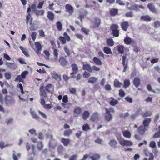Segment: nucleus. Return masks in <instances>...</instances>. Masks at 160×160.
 I'll return each mask as SVG.
<instances>
[{
  "mask_svg": "<svg viewBox=\"0 0 160 160\" xmlns=\"http://www.w3.org/2000/svg\"><path fill=\"white\" fill-rule=\"evenodd\" d=\"M127 8L130 10L139 11L140 9H144V8L142 5H138L136 4H131L129 2L126 3Z\"/></svg>",
  "mask_w": 160,
  "mask_h": 160,
  "instance_id": "1",
  "label": "nucleus"
},
{
  "mask_svg": "<svg viewBox=\"0 0 160 160\" xmlns=\"http://www.w3.org/2000/svg\"><path fill=\"white\" fill-rule=\"evenodd\" d=\"M151 121V119L149 118L145 119L143 122V124L144 127L148 126ZM146 129L145 127L143 126H141L138 128L139 132L141 134H143Z\"/></svg>",
  "mask_w": 160,
  "mask_h": 160,
  "instance_id": "2",
  "label": "nucleus"
},
{
  "mask_svg": "<svg viewBox=\"0 0 160 160\" xmlns=\"http://www.w3.org/2000/svg\"><path fill=\"white\" fill-rule=\"evenodd\" d=\"M117 139L119 144L122 146H131L133 145V142L130 141L124 140L118 138H117Z\"/></svg>",
  "mask_w": 160,
  "mask_h": 160,
  "instance_id": "3",
  "label": "nucleus"
},
{
  "mask_svg": "<svg viewBox=\"0 0 160 160\" xmlns=\"http://www.w3.org/2000/svg\"><path fill=\"white\" fill-rule=\"evenodd\" d=\"M26 147L29 153L34 156L35 155V146L34 145H32L31 147L28 143H27L26 144Z\"/></svg>",
  "mask_w": 160,
  "mask_h": 160,
  "instance_id": "4",
  "label": "nucleus"
},
{
  "mask_svg": "<svg viewBox=\"0 0 160 160\" xmlns=\"http://www.w3.org/2000/svg\"><path fill=\"white\" fill-rule=\"evenodd\" d=\"M72 72L71 74L72 75L71 77L74 78L73 75L76 74L78 71V67L77 65L76 64H72L71 65Z\"/></svg>",
  "mask_w": 160,
  "mask_h": 160,
  "instance_id": "5",
  "label": "nucleus"
},
{
  "mask_svg": "<svg viewBox=\"0 0 160 160\" xmlns=\"http://www.w3.org/2000/svg\"><path fill=\"white\" fill-rule=\"evenodd\" d=\"M65 8L70 15H72L73 12V7L69 4H67L65 6Z\"/></svg>",
  "mask_w": 160,
  "mask_h": 160,
  "instance_id": "6",
  "label": "nucleus"
},
{
  "mask_svg": "<svg viewBox=\"0 0 160 160\" xmlns=\"http://www.w3.org/2000/svg\"><path fill=\"white\" fill-rule=\"evenodd\" d=\"M35 45L37 48V50L36 51V53L39 54L40 53V51L42 49V47L41 44L38 42H36L35 43Z\"/></svg>",
  "mask_w": 160,
  "mask_h": 160,
  "instance_id": "7",
  "label": "nucleus"
},
{
  "mask_svg": "<svg viewBox=\"0 0 160 160\" xmlns=\"http://www.w3.org/2000/svg\"><path fill=\"white\" fill-rule=\"evenodd\" d=\"M106 112L105 115V118L106 120L110 121L112 119V117L110 112L107 110V108L106 109Z\"/></svg>",
  "mask_w": 160,
  "mask_h": 160,
  "instance_id": "8",
  "label": "nucleus"
},
{
  "mask_svg": "<svg viewBox=\"0 0 160 160\" xmlns=\"http://www.w3.org/2000/svg\"><path fill=\"white\" fill-rule=\"evenodd\" d=\"M59 61L61 65L63 66H66L68 64V62L63 57H61Z\"/></svg>",
  "mask_w": 160,
  "mask_h": 160,
  "instance_id": "9",
  "label": "nucleus"
},
{
  "mask_svg": "<svg viewBox=\"0 0 160 160\" xmlns=\"http://www.w3.org/2000/svg\"><path fill=\"white\" fill-rule=\"evenodd\" d=\"M124 43L127 45H129L134 42L133 40L128 37H126L124 40Z\"/></svg>",
  "mask_w": 160,
  "mask_h": 160,
  "instance_id": "10",
  "label": "nucleus"
},
{
  "mask_svg": "<svg viewBox=\"0 0 160 160\" xmlns=\"http://www.w3.org/2000/svg\"><path fill=\"white\" fill-rule=\"evenodd\" d=\"M20 155V153H17L14 150L13 151L12 157L14 160H18Z\"/></svg>",
  "mask_w": 160,
  "mask_h": 160,
  "instance_id": "11",
  "label": "nucleus"
},
{
  "mask_svg": "<svg viewBox=\"0 0 160 160\" xmlns=\"http://www.w3.org/2000/svg\"><path fill=\"white\" fill-rule=\"evenodd\" d=\"M129 26L128 22L127 21L124 22L122 23L121 24L122 29L125 31H126Z\"/></svg>",
  "mask_w": 160,
  "mask_h": 160,
  "instance_id": "12",
  "label": "nucleus"
},
{
  "mask_svg": "<svg viewBox=\"0 0 160 160\" xmlns=\"http://www.w3.org/2000/svg\"><path fill=\"white\" fill-rule=\"evenodd\" d=\"M92 67L88 64H83V69L86 70L89 72H91Z\"/></svg>",
  "mask_w": 160,
  "mask_h": 160,
  "instance_id": "13",
  "label": "nucleus"
},
{
  "mask_svg": "<svg viewBox=\"0 0 160 160\" xmlns=\"http://www.w3.org/2000/svg\"><path fill=\"white\" fill-rule=\"evenodd\" d=\"M140 80L138 78H135L133 81V83L135 87L137 88L140 84Z\"/></svg>",
  "mask_w": 160,
  "mask_h": 160,
  "instance_id": "14",
  "label": "nucleus"
},
{
  "mask_svg": "<svg viewBox=\"0 0 160 160\" xmlns=\"http://www.w3.org/2000/svg\"><path fill=\"white\" fill-rule=\"evenodd\" d=\"M111 101H110L109 104L112 106H114L118 103V101L113 98L111 97L110 98Z\"/></svg>",
  "mask_w": 160,
  "mask_h": 160,
  "instance_id": "15",
  "label": "nucleus"
},
{
  "mask_svg": "<svg viewBox=\"0 0 160 160\" xmlns=\"http://www.w3.org/2000/svg\"><path fill=\"white\" fill-rule=\"evenodd\" d=\"M93 60L94 63L97 65H101L102 64V62L101 60L96 57H94Z\"/></svg>",
  "mask_w": 160,
  "mask_h": 160,
  "instance_id": "16",
  "label": "nucleus"
},
{
  "mask_svg": "<svg viewBox=\"0 0 160 160\" xmlns=\"http://www.w3.org/2000/svg\"><path fill=\"white\" fill-rule=\"evenodd\" d=\"M98 114L97 112H95L91 116L90 120L92 121H95L98 119Z\"/></svg>",
  "mask_w": 160,
  "mask_h": 160,
  "instance_id": "17",
  "label": "nucleus"
},
{
  "mask_svg": "<svg viewBox=\"0 0 160 160\" xmlns=\"http://www.w3.org/2000/svg\"><path fill=\"white\" fill-rule=\"evenodd\" d=\"M30 112L33 118L34 119H37L39 118V117L37 115L36 112L32 109H31Z\"/></svg>",
  "mask_w": 160,
  "mask_h": 160,
  "instance_id": "18",
  "label": "nucleus"
},
{
  "mask_svg": "<svg viewBox=\"0 0 160 160\" xmlns=\"http://www.w3.org/2000/svg\"><path fill=\"white\" fill-rule=\"evenodd\" d=\"M90 158L92 160H98L100 159V157L99 154H95L92 156H90Z\"/></svg>",
  "mask_w": 160,
  "mask_h": 160,
  "instance_id": "19",
  "label": "nucleus"
},
{
  "mask_svg": "<svg viewBox=\"0 0 160 160\" xmlns=\"http://www.w3.org/2000/svg\"><path fill=\"white\" fill-rule=\"evenodd\" d=\"M148 7L149 10L152 12H155L156 11V9L154 6L151 3H149L148 5Z\"/></svg>",
  "mask_w": 160,
  "mask_h": 160,
  "instance_id": "20",
  "label": "nucleus"
},
{
  "mask_svg": "<svg viewBox=\"0 0 160 160\" xmlns=\"http://www.w3.org/2000/svg\"><path fill=\"white\" fill-rule=\"evenodd\" d=\"M109 144L111 146L115 148L118 144V142L116 140H112L110 141Z\"/></svg>",
  "mask_w": 160,
  "mask_h": 160,
  "instance_id": "21",
  "label": "nucleus"
},
{
  "mask_svg": "<svg viewBox=\"0 0 160 160\" xmlns=\"http://www.w3.org/2000/svg\"><path fill=\"white\" fill-rule=\"evenodd\" d=\"M123 136L127 138H129L131 137V134L128 131H125L123 132Z\"/></svg>",
  "mask_w": 160,
  "mask_h": 160,
  "instance_id": "22",
  "label": "nucleus"
},
{
  "mask_svg": "<svg viewBox=\"0 0 160 160\" xmlns=\"http://www.w3.org/2000/svg\"><path fill=\"white\" fill-rule=\"evenodd\" d=\"M98 80V78H97L94 77H92L89 78L88 82L91 83H93L96 82Z\"/></svg>",
  "mask_w": 160,
  "mask_h": 160,
  "instance_id": "23",
  "label": "nucleus"
},
{
  "mask_svg": "<svg viewBox=\"0 0 160 160\" xmlns=\"http://www.w3.org/2000/svg\"><path fill=\"white\" fill-rule=\"evenodd\" d=\"M52 77L53 78L55 79V80L59 81L61 80V77L57 74L53 73L52 74Z\"/></svg>",
  "mask_w": 160,
  "mask_h": 160,
  "instance_id": "24",
  "label": "nucleus"
},
{
  "mask_svg": "<svg viewBox=\"0 0 160 160\" xmlns=\"http://www.w3.org/2000/svg\"><path fill=\"white\" fill-rule=\"evenodd\" d=\"M116 49L118 52L121 53H123L124 52V48L122 45L117 46L116 47Z\"/></svg>",
  "mask_w": 160,
  "mask_h": 160,
  "instance_id": "25",
  "label": "nucleus"
},
{
  "mask_svg": "<svg viewBox=\"0 0 160 160\" xmlns=\"http://www.w3.org/2000/svg\"><path fill=\"white\" fill-rule=\"evenodd\" d=\"M100 23V20L99 19H96L94 22L93 27L94 28H98Z\"/></svg>",
  "mask_w": 160,
  "mask_h": 160,
  "instance_id": "26",
  "label": "nucleus"
},
{
  "mask_svg": "<svg viewBox=\"0 0 160 160\" xmlns=\"http://www.w3.org/2000/svg\"><path fill=\"white\" fill-rule=\"evenodd\" d=\"M103 51L106 54H111L112 53L110 48L106 47L104 48Z\"/></svg>",
  "mask_w": 160,
  "mask_h": 160,
  "instance_id": "27",
  "label": "nucleus"
},
{
  "mask_svg": "<svg viewBox=\"0 0 160 160\" xmlns=\"http://www.w3.org/2000/svg\"><path fill=\"white\" fill-rule=\"evenodd\" d=\"M114 42L112 39H108L107 40V45L110 47L114 45Z\"/></svg>",
  "mask_w": 160,
  "mask_h": 160,
  "instance_id": "28",
  "label": "nucleus"
},
{
  "mask_svg": "<svg viewBox=\"0 0 160 160\" xmlns=\"http://www.w3.org/2000/svg\"><path fill=\"white\" fill-rule=\"evenodd\" d=\"M81 112V109L79 107H76L74 110V113L77 114L79 115L80 114Z\"/></svg>",
  "mask_w": 160,
  "mask_h": 160,
  "instance_id": "29",
  "label": "nucleus"
},
{
  "mask_svg": "<svg viewBox=\"0 0 160 160\" xmlns=\"http://www.w3.org/2000/svg\"><path fill=\"white\" fill-rule=\"evenodd\" d=\"M141 20L142 21H150L151 19L147 15L141 17Z\"/></svg>",
  "mask_w": 160,
  "mask_h": 160,
  "instance_id": "30",
  "label": "nucleus"
},
{
  "mask_svg": "<svg viewBox=\"0 0 160 160\" xmlns=\"http://www.w3.org/2000/svg\"><path fill=\"white\" fill-rule=\"evenodd\" d=\"M48 17L50 20L52 21L54 18V15L51 12L48 11Z\"/></svg>",
  "mask_w": 160,
  "mask_h": 160,
  "instance_id": "31",
  "label": "nucleus"
},
{
  "mask_svg": "<svg viewBox=\"0 0 160 160\" xmlns=\"http://www.w3.org/2000/svg\"><path fill=\"white\" fill-rule=\"evenodd\" d=\"M90 113L89 112L87 111H85L83 112L82 114V118L84 119H87L89 116Z\"/></svg>",
  "mask_w": 160,
  "mask_h": 160,
  "instance_id": "32",
  "label": "nucleus"
},
{
  "mask_svg": "<svg viewBox=\"0 0 160 160\" xmlns=\"http://www.w3.org/2000/svg\"><path fill=\"white\" fill-rule=\"evenodd\" d=\"M122 83L120 82L117 79H115L114 81V85L116 87H120L122 85Z\"/></svg>",
  "mask_w": 160,
  "mask_h": 160,
  "instance_id": "33",
  "label": "nucleus"
},
{
  "mask_svg": "<svg viewBox=\"0 0 160 160\" xmlns=\"http://www.w3.org/2000/svg\"><path fill=\"white\" fill-rule=\"evenodd\" d=\"M61 141L64 145L65 146H67L69 142V139H68L63 138L62 139Z\"/></svg>",
  "mask_w": 160,
  "mask_h": 160,
  "instance_id": "34",
  "label": "nucleus"
},
{
  "mask_svg": "<svg viewBox=\"0 0 160 160\" xmlns=\"http://www.w3.org/2000/svg\"><path fill=\"white\" fill-rule=\"evenodd\" d=\"M53 54L54 56V59L56 61L58 60V53L57 50L56 49H54L53 50Z\"/></svg>",
  "mask_w": 160,
  "mask_h": 160,
  "instance_id": "35",
  "label": "nucleus"
},
{
  "mask_svg": "<svg viewBox=\"0 0 160 160\" xmlns=\"http://www.w3.org/2000/svg\"><path fill=\"white\" fill-rule=\"evenodd\" d=\"M64 49L65 52L68 56H70L71 54L70 50L68 49L66 46H65L64 48Z\"/></svg>",
  "mask_w": 160,
  "mask_h": 160,
  "instance_id": "36",
  "label": "nucleus"
},
{
  "mask_svg": "<svg viewBox=\"0 0 160 160\" xmlns=\"http://www.w3.org/2000/svg\"><path fill=\"white\" fill-rule=\"evenodd\" d=\"M43 146L42 144V142H37V147L38 149L41 150L42 149Z\"/></svg>",
  "mask_w": 160,
  "mask_h": 160,
  "instance_id": "37",
  "label": "nucleus"
},
{
  "mask_svg": "<svg viewBox=\"0 0 160 160\" xmlns=\"http://www.w3.org/2000/svg\"><path fill=\"white\" fill-rule=\"evenodd\" d=\"M53 89V87L51 84H49L46 87V90L47 91L50 92L52 91Z\"/></svg>",
  "mask_w": 160,
  "mask_h": 160,
  "instance_id": "38",
  "label": "nucleus"
},
{
  "mask_svg": "<svg viewBox=\"0 0 160 160\" xmlns=\"http://www.w3.org/2000/svg\"><path fill=\"white\" fill-rule=\"evenodd\" d=\"M118 10L117 9H113L111 10L110 12L111 15L113 16H115L118 13Z\"/></svg>",
  "mask_w": 160,
  "mask_h": 160,
  "instance_id": "39",
  "label": "nucleus"
},
{
  "mask_svg": "<svg viewBox=\"0 0 160 160\" xmlns=\"http://www.w3.org/2000/svg\"><path fill=\"white\" fill-rule=\"evenodd\" d=\"M130 84V81L128 80H125L124 82V87L126 88L128 87Z\"/></svg>",
  "mask_w": 160,
  "mask_h": 160,
  "instance_id": "40",
  "label": "nucleus"
},
{
  "mask_svg": "<svg viewBox=\"0 0 160 160\" xmlns=\"http://www.w3.org/2000/svg\"><path fill=\"white\" fill-rule=\"evenodd\" d=\"M57 28L58 31H61L62 29V24L60 21H58L57 23Z\"/></svg>",
  "mask_w": 160,
  "mask_h": 160,
  "instance_id": "41",
  "label": "nucleus"
},
{
  "mask_svg": "<svg viewBox=\"0 0 160 160\" xmlns=\"http://www.w3.org/2000/svg\"><path fill=\"white\" fill-rule=\"evenodd\" d=\"M40 91L41 96L45 97L46 92L42 87H41L40 88Z\"/></svg>",
  "mask_w": 160,
  "mask_h": 160,
  "instance_id": "42",
  "label": "nucleus"
},
{
  "mask_svg": "<svg viewBox=\"0 0 160 160\" xmlns=\"http://www.w3.org/2000/svg\"><path fill=\"white\" fill-rule=\"evenodd\" d=\"M82 129L84 131H87L90 129V128L87 124H84L82 127Z\"/></svg>",
  "mask_w": 160,
  "mask_h": 160,
  "instance_id": "43",
  "label": "nucleus"
},
{
  "mask_svg": "<svg viewBox=\"0 0 160 160\" xmlns=\"http://www.w3.org/2000/svg\"><path fill=\"white\" fill-rule=\"evenodd\" d=\"M63 37L68 42H69L70 39V37L67 34L66 32H64L63 34Z\"/></svg>",
  "mask_w": 160,
  "mask_h": 160,
  "instance_id": "44",
  "label": "nucleus"
},
{
  "mask_svg": "<svg viewBox=\"0 0 160 160\" xmlns=\"http://www.w3.org/2000/svg\"><path fill=\"white\" fill-rule=\"evenodd\" d=\"M159 131L155 133L153 136V138H159L160 137V126L159 128Z\"/></svg>",
  "mask_w": 160,
  "mask_h": 160,
  "instance_id": "45",
  "label": "nucleus"
},
{
  "mask_svg": "<svg viewBox=\"0 0 160 160\" xmlns=\"http://www.w3.org/2000/svg\"><path fill=\"white\" fill-rule=\"evenodd\" d=\"M6 65L9 68H15V64L10 62H6Z\"/></svg>",
  "mask_w": 160,
  "mask_h": 160,
  "instance_id": "46",
  "label": "nucleus"
},
{
  "mask_svg": "<svg viewBox=\"0 0 160 160\" xmlns=\"http://www.w3.org/2000/svg\"><path fill=\"white\" fill-rule=\"evenodd\" d=\"M21 76L20 75H18L17 76V77L15 80V81L21 82L23 81V78H21Z\"/></svg>",
  "mask_w": 160,
  "mask_h": 160,
  "instance_id": "47",
  "label": "nucleus"
},
{
  "mask_svg": "<svg viewBox=\"0 0 160 160\" xmlns=\"http://www.w3.org/2000/svg\"><path fill=\"white\" fill-rule=\"evenodd\" d=\"M59 40L61 42L62 44H65L66 43V40L65 38L63 37L60 36L59 38Z\"/></svg>",
  "mask_w": 160,
  "mask_h": 160,
  "instance_id": "48",
  "label": "nucleus"
},
{
  "mask_svg": "<svg viewBox=\"0 0 160 160\" xmlns=\"http://www.w3.org/2000/svg\"><path fill=\"white\" fill-rule=\"evenodd\" d=\"M4 75L6 79L8 80L10 79L11 78V74L10 72H5Z\"/></svg>",
  "mask_w": 160,
  "mask_h": 160,
  "instance_id": "49",
  "label": "nucleus"
},
{
  "mask_svg": "<svg viewBox=\"0 0 160 160\" xmlns=\"http://www.w3.org/2000/svg\"><path fill=\"white\" fill-rule=\"evenodd\" d=\"M9 145V144H5L4 142L2 141L0 142V148L1 149H2L4 148L5 147Z\"/></svg>",
  "mask_w": 160,
  "mask_h": 160,
  "instance_id": "50",
  "label": "nucleus"
},
{
  "mask_svg": "<svg viewBox=\"0 0 160 160\" xmlns=\"http://www.w3.org/2000/svg\"><path fill=\"white\" fill-rule=\"evenodd\" d=\"M72 133V131L70 130H66L64 132V135L65 136H69Z\"/></svg>",
  "mask_w": 160,
  "mask_h": 160,
  "instance_id": "51",
  "label": "nucleus"
},
{
  "mask_svg": "<svg viewBox=\"0 0 160 160\" xmlns=\"http://www.w3.org/2000/svg\"><path fill=\"white\" fill-rule=\"evenodd\" d=\"M38 112L43 118L45 119L47 118V116L44 113L40 110L38 111Z\"/></svg>",
  "mask_w": 160,
  "mask_h": 160,
  "instance_id": "52",
  "label": "nucleus"
},
{
  "mask_svg": "<svg viewBox=\"0 0 160 160\" xmlns=\"http://www.w3.org/2000/svg\"><path fill=\"white\" fill-rule=\"evenodd\" d=\"M119 94L120 96L122 98L125 96V93L124 91L121 89L119 91Z\"/></svg>",
  "mask_w": 160,
  "mask_h": 160,
  "instance_id": "53",
  "label": "nucleus"
},
{
  "mask_svg": "<svg viewBox=\"0 0 160 160\" xmlns=\"http://www.w3.org/2000/svg\"><path fill=\"white\" fill-rule=\"evenodd\" d=\"M149 146L152 148H154L156 147V144L155 142L151 141L149 144Z\"/></svg>",
  "mask_w": 160,
  "mask_h": 160,
  "instance_id": "54",
  "label": "nucleus"
},
{
  "mask_svg": "<svg viewBox=\"0 0 160 160\" xmlns=\"http://www.w3.org/2000/svg\"><path fill=\"white\" fill-rule=\"evenodd\" d=\"M32 38V39L35 41L36 38L37 36V33L36 32H33L31 35Z\"/></svg>",
  "mask_w": 160,
  "mask_h": 160,
  "instance_id": "55",
  "label": "nucleus"
},
{
  "mask_svg": "<svg viewBox=\"0 0 160 160\" xmlns=\"http://www.w3.org/2000/svg\"><path fill=\"white\" fill-rule=\"evenodd\" d=\"M91 72L93 71H99L100 70V68L97 67H96L95 66H92V67L91 68Z\"/></svg>",
  "mask_w": 160,
  "mask_h": 160,
  "instance_id": "56",
  "label": "nucleus"
},
{
  "mask_svg": "<svg viewBox=\"0 0 160 160\" xmlns=\"http://www.w3.org/2000/svg\"><path fill=\"white\" fill-rule=\"evenodd\" d=\"M77 155L74 154L71 156L69 158V160H77Z\"/></svg>",
  "mask_w": 160,
  "mask_h": 160,
  "instance_id": "57",
  "label": "nucleus"
},
{
  "mask_svg": "<svg viewBox=\"0 0 160 160\" xmlns=\"http://www.w3.org/2000/svg\"><path fill=\"white\" fill-rule=\"evenodd\" d=\"M118 28V26L115 24H113L111 27V29L112 31L118 30L117 29Z\"/></svg>",
  "mask_w": 160,
  "mask_h": 160,
  "instance_id": "58",
  "label": "nucleus"
},
{
  "mask_svg": "<svg viewBox=\"0 0 160 160\" xmlns=\"http://www.w3.org/2000/svg\"><path fill=\"white\" fill-rule=\"evenodd\" d=\"M125 16L127 17L132 18L133 16V13L132 12H130L126 13Z\"/></svg>",
  "mask_w": 160,
  "mask_h": 160,
  "instance_id": "59",
  "label": "nucleus"
},
{
  "mask_svg": "<svg viewBox=\"0 0 160 160\" xmlns=\"http://www.w3.org/2000/svg\"><path fill=\"white\" fill-rule=\"evenodd\" d=\"M62 102L64 103H67L68 102V98L67 95H64L63 96Z\"/></svg>",
  "mask_w": 160,
  "mask_h": 160,
  "instance_id": "60",
  "label": "nucleus"
},
{
  "mask_svg": "<svg viewBox=\"0 0 160 160\" xmlns=\"http://www.w3.org/2000/svg\"><path fill=\"white\" fill-rule=\"evenodd\" d=\"M28 74V72L27 71L23 72L21 74V77L22 78H25L26 76Z\"/></svg>",
  "mask_w": 160,
  "mask_h": 160,
  "instance_id": "61",
  "label": "nucleus"
},
{
  "mask_svg": "<svg viewBox=\"0 0 160 160\" xmlns=\"http://www.w3.org/2000/svg\"><path fill=\"white\" fill-rule=\"evenodd\" d=\"M44 108L45 109H49L52 108V107L50 104H45L43 106Z\"/></svg>",
  "mask_w": 160,
  "mask_h": 160,
  "instance_id": "62",
  "label": "nucleus"
},
{
  "mask_svg": "<svg viewBox=\"0 0 160 160\" xmlns=\"http://www.w3.org/2000/svg\"><path fill=\"white\" fill-rule=\"evenodd\" d=\"M44 13V11L43 10H39L37 11L36 13L37 16H38L40 15H42Z\"/></svg>",
  "mask_w": 160,
  "mask_h": 160,
  "instance_id": "63",
  "label": "nucleus"
},
{
  "mask_svg": "<svg viewBox=\"0 0 160 160\" xmlns=\"http://www.w3.org/2000/svg\"><path fill=\"white\" fill-rule=\"evenodd\" d=\"M154 27L155 28H158L160 27V22L156 21L154 23Z\"/></svg>",
  "mask_w": 160,
  "mask_h": 160,
  "instance_id": "64",
  "label": "nucleus"
}]
</instances>
